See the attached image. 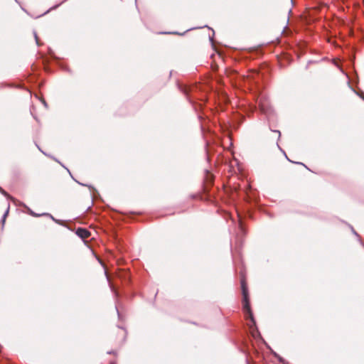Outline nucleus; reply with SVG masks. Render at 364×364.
<instances>
[{
    "mask_svg": "<svg viewBox=\"0 0 364 364\" xmlns=\"http://www.w3.org/2000/svg\"><path fill=\"white\" fill-rule=\"evenodd\" d=\"M242 285V295H243V311L245 314V317L247 319H250V321L252 323L253 325H255V321L253 318V315L252 314L249 299H248V293H247V289L245 286V284L244 281H242L241 282Z\"/></svg>",
    "mask_w": 364,
    "mask_h": 364,
    "instance_id": "obj_1",
    "label": "nucleus"
},
{
    "mask_svg": "<svg viewBox=\"0 0 364 364\" xmlns=\"http://www.w3.org/2000/svg\"><path fill=\"white\" fill-rule=\"evenodd\" d=\"M7 213H8V210H6V212L5 213V214H4V215L3 221H4L5 218H6V216Z\"/></svg>",
    "mask_w": 364,
    "mask_h": 364,
    "instance_id": "obj_4",
    "label": "nucleus"
},
{
    "mask_svg": "<svg viewBox=\"0 0 364 364\" xmlns=\"http://www.w3.org/2000/svg\"><path fill=\"white\" fill-rule=\"evenodd\" d=\"M77 235L82 239H87L90 237V232L85 228H78L76 231Z\"/></svg>",
    "mask_w": 364,
    "mask_h": 364,
    "instance_id": "obj_2",
    "label": "nucleus"
},
{
    "mask_svg": "<svg viewBox=\"0 0 364 364\" xmlns=\"http://www.w3.org/2000/svg\"><path fill=\"white\" fill-rule=\"evenodd\" d=\"M35 38H36V43L38 45V38L37 37V35L35 33Z\"/></svg>",
    "mask_w": 364,
    "mask_h": 364,
    "instance_id": "obj_3",
    "label": "nucleus"
}]
</instances>
